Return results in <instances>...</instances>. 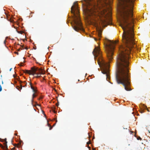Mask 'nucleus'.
<instances>
[{
  "label": "nucleus",
  "mask_w": 150,
  "mask_h": 150,
  "mask_svg": "<svg viewBox=\"0 0 150 150\" xmlns=\"http://www.w3.org/2000/svg\"><path fill=\"white\" fill-rule=\"evenodd\" d=\"M98 35L99 38L101 37V32L100 30L99 31V32L98 33Z\"/></svg>",
  "instance_id": "ddd939ff"
},
{
  "label": "nucleus",
  "mask_w": 150,
  "mask_h": 150,
  "mask_svg": "<svg viewBox=\"0 0 150 150\" xmlns=\"http://www.w3.org/2000/svg\"><path fill=\"white\" fill-rule=\"evenodd\" d=\"M117 42V41H113L108 40L106 43L104 44L107 58L110 62L112 61L113 59V51L115 49V46Z\"/></svg>",
  "instance_id": "39448f33"
},
{
  "label": "nucleus",
  "mask_w": 150,
  "mask_h": 150,
  "mask_svg": "<svg viewBox=\"0 0 150 150\" xmlns=\"http://www.w3.org/2000/svg\"><path fill=\"white\" fill-rule=\"evenodd\" d=\"M20 49H18V51H20Z\"/></svg>",
  "instance_id": "2f4dec72"
},
{
  "label": "nucleus",
  "mask_w": 150,
  "mask_h": 150,
  "mask_svg": "<svg viewBox=\"0 0 150 150\" xmlns=\"http://www.w3.org/2000/svg\"><path fill=\"white\" fill-rule=\"evenodd\" d=\"M30 86L31 88L32 89L33 91L35 93H36L37 90L33 86L32 84L31 83H30Z\"/></svg>",
  "instance_id": "9b49d317"
},
{
  "label": "nucleus",
  "mask_w": 150,
  "mask_h": 150,
  "mask_svg": "<svg viewBox=\"0 0 150 150\" xmlns=\"http://www.w3.org/2000/svg\"><path fill=\"white\" fill-rule=\"evenodd\" d=\"M88 147L89 148H90V147H89L88 146Z\"/></svg>",
  "instance_id": "7c9ffc66"
},
{
  "label": "nucleus",
  "mask_w": 150,
  "mask_h": 150,
  "mask_svg": "<svg viewBox=\"0 0 150 150\" xmlns=\"http://www.w3.org/2000/svg\"><path fill=\"white\" fill-rule=\"evenodd\" d=\"M22 64H23V63H21V64L20 65V66H23Z\"/></svg>",
  "instance_id": "393cba45"
},
{
  "label": "nucleus",
  "mask_w": 150,
  "mask_h": 150,
  "mask_svg": "<svg viewBox=\"0 0 150 150\" xmlns=\"http://www.w3.org/2000/svg\"><path fill=\"white\" fill-rule=\"evenodd\" d=\"M59 105V102L58 101L57 103L56 104V105L57 106H58Z\"/></svg>",
  "instance_id": "a211bd4d"
},
{
  "label": "nucleus",
  "mask_w": 150,
  "mask_h": 150,
  "mask_svg": "<svg viewBox=\"0 0 150 150\" xmlns=\"http://www.w3.org/2000/svg\"><path fill=\"white\" fill-rule=\"evenodd\" d=\"M12 69V68H11V69H10V71H11V70Z\"/></svg>",
  "instance_id": "bb28decb"
},
{
  "label": "nucleus",
  "mask_w": 150,
  "mask_h": 150,
  "mask_svg": "<svg viewBox=\"0 0 150 150\" xmlns=\"http://www.w3.org/2000/svg\"><path fill=\"white\" fill-rule=\"evenodd\" d=\"M9 21L11 22H13V20L11 19H10V20H8V19H7Z\"/></svg>",
  "instance_id": "2eb2a0df"
},
{
  "label": "nucleus",
  "mask_w": 150,
  "mask_h": 150,
  "mask_svg": "<svg viewBox=\"0 0 150 150\" xmlns=\"http://www.w3.org/2000/svg\"><path fill=\"white\" fill-rule=\"evenodd\" d=\"M140 112H141V113H143L144 112V110H141V111H140Z\"/></svg>",
  "instance_id": "aec40b11"
},
{
  "label": "nucleus",
  "mask_w": 150,
  "mask_h": 150,
  "mask_svg": "<svg viewBox=\"0 0 150 150\" xmlns=\"http://www.w3.org/2000/svg\"><path fill=\"white\" fill-rule=\"evenodd\" d=\"M36 93H34L33 95L32 98L31 100V101L32 103L33 102L34 98L37 96V95L36 94Z\"/></svg>",
  "instance_id": "f8f14e48"
},
{
  "label": "nucleus",
  "mask_w": 150,
  "mask_h": 150,
  "mask_svg": "<svg viewBox=\"0 0 150 150\" xmlns=\"http://www.w3.org/2000/svg\"><path fill=\"white\" fill-rule=\"evenodd\" d=\"M5 42H6V40H5L4 41V44H5Z\"/></svg>",
  "instance_id": "a878e982"
},
{
  "label": "nucleus",
  "mask_w": 150,
  "mask_h": 150,
  "mask_svg": "<svg viewBox=\"0 0 150 150\" xmlns=\"http://www.w3.org/2000/svg\"><path fill=\"white\" fill-rule=\"evenodd\" d=\"M93 53L94 55L95 58L98 57V64L100 66H102L103 70L102 71V73L105 74L106 76V80L108 81L110 79V76L109 74V70L108 67L109 64L106 62L102 58L101 56V53L100 51V49L98 47H96L94 49Z\"/></svg>",
  "instance_id": "f03ea898"
},
{
  "label": "nucleus",
  "mask_w": 150,
  "mask_h": 150,
  "mask_svg": "<svg viewBox=\"0 0 150 150\" xmlns=\"http://www.w3.org/2000/svg\"><path fill=\"white\" fill-rule=\"evenodd\" d=\"M37 69V68H35V67H32L31 70H25L24 71V72L25 73L28 74L29 75H32L34 76L36 72L38 69Z\"/></svg>",
  "instance_id": "423d86ee"
},
{
  "label": "nucleus",
  "mask_w": 150,
  "mask_h": 150,
  "mask_svg": "<svg viewBox=\"0 0 150 150\" xmlns=\"http://www.w3.org/2000/svg\"><path fill=\"white\" fill-rule=\"evenodd\" d=\"M42 97H40V98L38 99L39 100H40V99H42Z\"/></svg>",
  "instance_id": "6ab92c4d"
},
{
  "label": "nucleus",
  "mask_w": 150,
  "mask_h": 150,
  "mask_svg": "<svg viewBox=\"0 0 150 150\" xmlns=\"http://www.w3.org/2000/svg\"><path fill=\"white\" fill-rule=\"evenodd\" d=\"M20 87L19 89H21L22 88V87H25L27 85V83L26 81H24L23 82L21 81H20Z\"/></svg>",
  "instance_id": "6e6552de"
},
{
  "label": "nucleus",
  "mask_w": 150,
  "mask_h": 150,
  "mask_svg": "<svg viewBox=\"0 0 150 150\" xmlns=\"http://www.w3.org/2000/svg\"><path fill=\"white\" fill-rule=\"evenodd\" d=\"M6 139H4V141H5V142L4 143L5 144V146H3L1 144H0V147H1L2 148H4V149H7V142L6 141Z\"/></svg>",
  "instance_id": "1a4fd4ad"
},
{
  "label": "nucleus",
  "mask_w": 150,
  "mask_h": 150,
  "mask_svg": "<svg viewBox=\"0 0 150 150\" xmlns=\"http://www.w3.org/2000/svg\"><path fill=\"white\" fill-rule=\"evenodd\" d=\"M94 39L96 41L97 40V39L96 38H94Z\"/></svg>",
  "instance_id": "4be33fe9"
},
{
  "label": "nucleus",
  "mask_w": 150,
  "mask_h": 150,
  "mask_svg": "<svg viewBox=\"0 0 150 150\" xmlns=\"http://www.w3.org/2000/svg\"><path fill=\"white\" fill-rule=\"evenodd\" d=\"M15 53L17 54V55H18L19 54V53L17 52H15Z\"/></svg>",
  "instance_id": "412c9836"
},
{
  "label": "nucleus",
  "mask_w": 150,
  "mask_h": 150,
  "mask_svg": "<svg viewBox=\"0 0 150 150\" xmlns=\"http://www.w3.org/2000/svg\"><path fill=\"white\" fill-rule=\"evenodd\" d=\"M98 0H84L85 2V11L88 16H91L95 14L96 10L98 8Z\"/></svg>",
  "instance_id": "20e7f679"
},
{
  "label": "nucleus",
  "mask_w": 150,
  "mask_h": 150,
  "mask_svg": "<svg viewBox=\"0 0 150 150\" xmlns=\"http://www.w3.org/2000/svg\"><path fill=\"white\" fill-rule=\"evenodd\" d=\"M30 86L31 88L32 89L33 91L35 93H36L37 90L33 86L32 84L31 83H30Z\"/></svg>",
  "instance_id": "9d476101"
},
{
  "label": "nucleus",
  "mask_w": 150,
  "mask_h": 150,
  "mask_svg": "<svg viewBox=\"0 0 150 150\" xmlns=\"http://www.w3.org/2000/svg\"><path fill=\"white\" fill-rule=\"evenodd\" d=\"M78 81H79V80H78Z\"/></svg>",
  "instance_id": "72a5a7b5"
},
{
  "label": "nucleus",
  "mask_w": 150,
  "mask_h": 150,
  "mask_svg": "<svg viewBox=\"0 0 150 150\" xmlns=\"http://www.w3.org/2000/svg\"><path fill=\"white\" fill-rule=\"evenodd\" d=\"M134 24H120L123 30L122 40L124 45L119 46V54L116 63V79L118 84H122L125 90H131L129 87L130 76L129 70V54L131 53L134 44Z\"/></svg>",
  "instance_id": "f257e3e1"
},
{
  "label": "nucleus",
  "mask_w": 150,
  "mask_h": 150,
  "mask_svg": "<svg viewBox=\"0 0 150 150\" xmlns=\"http://www.w3.org/2000/svg\"><path fill=\"white\" fill-rule=\"evenodd\" d=\"M147 107L146 105H143V108L144 109H146V108Z\"/></svg>",
  "instance_id": "dca6fc26"
},
{
  "label": "nucleus",
  "mask_w": 150,
  "mask_h": 150,
  "mask_svg": "<svg viewBox=\"0 0 150 150\" xmlns=\"http://www.w3.org/2000/svg\"><path fill=\"white\" fill-rule=\"evenodd\" d=\"M16 146H17V147H18V145H17Z\"/></svg>",
  "instance_id": "c756f323"
},
{
  "label": "nucleus",
  "mask_w": 150,
  "mask_h": 150,
  "mask_svg": "<svg viewBox=\"0 0 150 150\" xmlns=\"http://www.w3.org/2000/svg\"><path fill=\"white\" fill-rule=\"evenodd\" d=\"M107 23L108 24V25H109L110 24V23Z\"/></svg>",
  "instance_id": "cd10ccee"
},
{
  "label": "nucleus",
  "mask_w": 150,
  "mask_h": 150,
  "mask_svg": "<svg viewBox=\"0 0 150 150\" xmlns=\"http://www.w3.org/2000/svg\"><path fill=\"white\" fill-rule=\"evenodd\" d=\"M1 83L2 84H3L4 83V82L3 81H2Z\"/></svg>",
  "instance_id": "b1692460"
},
{
  "label": "nucleus",
  "mask_w": 150,
  "mask_h": 150,
  "mask_svg": "<svg viewBox=\"0 0 150 150\" xmlns=\"http://www.w3.org/2000/svg\"><path fill=\"white\" fill-rule=\"evenodd\" d=\"M141 139V138L140 137H139V138L138 139Z\"/></svg>",
  "instance_id": "5701e85b"
},
{
  "label": "nucleus",
  "mask_w": 150,
  "mask_h": 150,
  "mask_svg": "<svg viewBox=\"0 0 150 150\" xmlns=\"http://www.w3.org/2000/svg\"><path fill=\"white\" fill-rule=\"evenodd\" d=\"M35 68L38 69L37 71L36 72L35 74L36 75L35 76L36 78H38L40 77V75L42 74H44V73L42 71V70L41 69H38V68Z\"/></svg>",
  "instance_id": "0eeeda50"
},
{
  "label": "nucleus",
  "mask_w": 150,
  "mask_h": 150,
  "mask_svg": "<svg viewBox=\"0 0 150 150\" xmlns=\"http://www.w3.org/2000/svg\"><path fill=\"white\" fill-rule=\"evenodd\" d=\"M25 49H26V50H27V48H25Z\"/></svg>",
  "instance_id": "473e14b6"
},
{
  "label": "nucleus",
  "mask_w": 150,
  "mask_h": 150,
  "mask_svg": "<svg viewBox=\"0 0 150 150\" xmlns=\"http://www.w3.org/2000/svg\"><path fill=\"white\" fill-rule=\"evenodd\" d=\"M71 12L74 16V25L73 26L74 29L77 32L79 30L84 31L81 23L77 16L79 13L78 7L77 4H76L75 2L74 3V5L71 7Z\"/></svg>",
  "instance_id": "7ed1b4c3"
},
{
  "label": "nucleus",
  "mask_w": 150,
  "mask_h": 150,
  "mask_svg": "<svg viewBox=\"0 0 150 150\" xmlns=\"http://www.w3.org/2000/svg\"><path fill=\"white\" fill-rule=\"evenodd\" d=\"M56 112L55 110H54V113H56Z\"/></svg>",
  "instance_id": "c85d7f7f"
},
{
  "label": "nucleus",
  "mask_w": 150,
  "mask_h": 150,
  "mask_svg": "<svg viewBox=\"0 0 150 150\" xmlns=\"http://www.w3.org/2000/svg\"><path fill=\"white\" fill-rule=\"evenodd\" d=\"M47 124L50 127V130H51L52 128V127L48 123Z\"/></svg>",
  "instance_id": "4468645a"
},
{
  "label": "nucleus",
  "mask_w": 150,
  "mask_h": 150,
  "mask_svg": "<svg viewBox=\"0 0 150 150\" xmlns=\"http://www.w3.org/2000/svg\"><path fill=\"white\" fill-rule=\"evenodd\" d=\"M90 144H91V142L90 141H89L87 142V144L88 145Z\"/></svg>",
  "instance_id": "f3484780"
}]
</instances>
